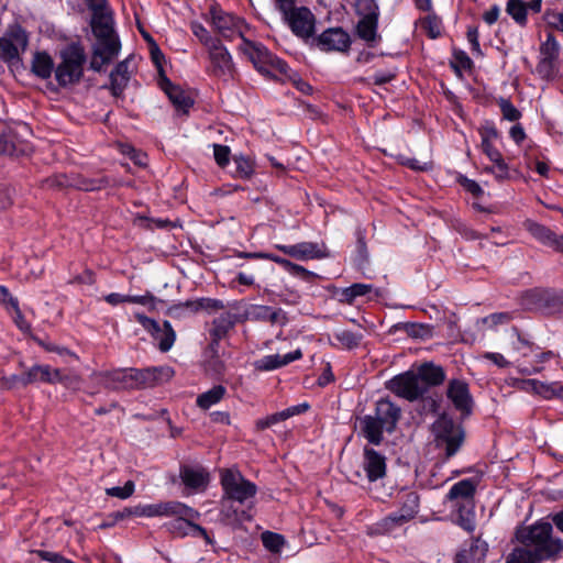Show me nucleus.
Listing matches in <instances>:
<instances>
[{
	"instance_id": "nucleus-1",
	"label": "nucleus",
	"mask_w": 563,
	"mask_h": 563,
	"mask_svg": "<svg viewBox=\"0 0 563 563\" xmlns=\"http://www.w3.org/2000/svg\"><path fill=\"white\" fill-rule=\"evenodd\" d=\"M552 525L539 521L517 532V539L532 550L539 559H549L558 554L563 545L560 539L552 536Z\"/></svg>"
},
{
	"instance_id": "nucleus-2",
	"label": "nucleus",
	"mask_w": 563,
	"mask_h": 563,
	"mask_svg": "<svg viewBox=\"0 0 563 563\" xmlns=\"http://www.w3.org/2000/svg\"><path fill=\"white\" fill-rule=\"evenodd\" d=\"M477 483L472 478H465L455 483L446 494V500L451 508L459 512V525L466 531L475 529L474 496Z\"/></svg>"
},
{
	"instance_id": "nucleus-3",
	"label": "nucleus",
	"mask_w": 563,
	"mask_h": 563,
	"mask_svg": "<svg viewBox=\"0 0 563 563\" xmlns=\"http://www.w3.org/2000/svg\"><path fill=\"white\" fill-rule=\"evenodd\" d=\"M240 49L247 55L260 73L276 79L290 77V69L287 63L271 53L261 43L244 40V44H241Z\"/></svg>"
},
{
	"instance_id": "nucleus-4",
	"label": "nucleus",
	"mask_w": 563,
	"mask_h": 563,
	"mask_svg": "<svg viewBox=\"0 0 563 563\" xmlns=\"http://www.w3.org/2000/svg\"><path fill=\"white\" fill-rule=\"evenodd\" d=\"M86 56L79 46H69L62 53V62L55 69L58 85L66 87L78 82L84 73Z\"/></svg>"
},
{
	"instance_id": "nucleus-5",
	"label": "nucleus",
	"mask_w": 563,
	"mask_h": 563,
	"mask_svg": "<svg viewBox=\"0 0 563 563\" xmlns=\"http://www.w3.org/2000/svg\"><path fill=\"white\" fill-rule=\"evenodd\" d=\"M212 29L219 33L224 40L232 41L240 36L244 44L247 24L245 21L230 12L222 10L217 5H212L209 10V19Z\"/></svg>"
},
{
	"instance_id": "nucleus-6",
	"label": "nucleus",
	"mask_w": 563,
	"mask_h": 563,
	"mask_svg": "<svg viewBox=\"0 0 563 563\" xmlns=\"http://www.w3.org/2000/svg\"><path fill=\"white\" fill-rule=\"evenodd\" d=\"M432 431L438 446L445 449L448 457L453 456L462 445L464 432L460 424L443 415L432 424Z\"/></svg>"
},
{
	"instance_id": "nucleus-7",
	"label": "nucleus",
	"mask_w": 563,
	"mask_h": 563,
	"mask_svg": "<svg viewBox=\"0 0 563 563\" xmlns=\"http://www.w3.org/2000/svg\"><path fill=\"white\" fill-rule=\"evenodd\" d=\"M221 485L228 499L245 503L257 492L256 485L246 479L240 472L225 470L221 475Z\"/></svg>"
},
{
	"instance_id": "nucleus-8",
	"label": "nucleus",
	"mask_w": 563,
	"mask_h": 563,
	"mask_svg": "<svg viewBox=\"0 0 563 563\" xmlns=\"http://www.w3.org/2000/svg\"><path fill=\"white\" fill-rule=\"evenodd\" d=\"M130 515L135 517H173L174 515L181 516H196V509L180 503V501H161L156 504H140L128 509Z\"/></svg>"
},
{
	"instance_id": "nucleus-9",
	"label": "nucleus",
	"mask_w": 563,
	"mask_h": 563,
	"mask_svg": "<svg viewBox=\"0 0 563 563\" xmlns=\"http://www.w3.org/2000/svg\"><path fill=\"white\" fill-rule=\"evenodd\" d=\"M386 387L398 397L409 401L417 400L426 394V384L412 371L393 377L387 382Z\"/></svg>"
},
{
	"instance_id": "nucleus-10",
	"label": "nucleus",
	"mask_w": 563,
	"mask_h": 563,
	"mask_svg": "<svg viewBox=\"0 0 563 563\" xmlns=\"http://www.w3.org/2000/svg\"><path fill=\"white\" fill-rule=\"evenodd\" d=\"M207 49L212 75L223 81L232 80L235 74V66L228 48L219 41Z\"/></svg>"
},
{
	"instance_id": "nucleus-11",
	"label": "nucleus",
	"mask_w": 563,
	"mask_h": 563,
	"mask_svg": "<svg viewBox=\"0 0 563 563\" xmlns=\"http://www.w3.org/2000/svg\"><path fill=\"white\" fill-rule=\"evenodd\" d=\"M133 317L158 342L162 352L172 349L176 340V333L168 321H164L163 325H159L154 319L141 312H134Z\"/></svg>"
},
{
	"instance_id": "nucleus-12",
	"label": "nucleus",
	"mask_w": 563,
	"mask_h": 563,
	"mask_svg": "<svg viewBox=\"0 0 563 563\" xmlns=\"http://www.w3.org/2000/svg\"><path fill=\"white\" fill-rule=\"evenodd\" d=\"M27 44L26 33L21 27H15L0 37V57L5 62L19 60Z\"/></svg>"
},
{
	"instance_id": "nucleus-13",
	"label": "nucleus",
	"mask_w": 563,
	"mask_h": 563,
	"mask_svg": "<svg viewBox=\"0 0 563 563\" xmlns=\"http://www.w3.org/2000/svg\"><path fill=\"white\" fill-rule=\"evenodd\" d=\"M176 517L175 520L166 523L168 531L178 538H184L186 536H192L196 538H203L207 542H210L209 536L205 528L194 522V520L199 519L200 514L196 510V516H181L174 515Z\"/></svg>"
},
{
	"instance_id": "nucleus-14",
	"label": "nucleus",
	"mask_w": 563,
	"mask_h": 563,
	"mask_svg": "<svg viewBox=\"0 0 563 563\" xmlns=\"http://www.w3.org/2000/svg\"><path fill=\"white\" fill-rule=\"evenodd\" d=\"M291 31L299 37L308 38L314 30V16L307 8H294L288 13H282Z\"/></svg>"
},
{
	"instance_id": "nucleus-15",
	"label": "nucleus",
	"mask_w": 563,
	"mask_h": 563,
	"mask_svg": "<svg viewBox=\"0 0 563 563\" xmlns=\"http://www.w3.org/2000/svg\"><path fill=\"white\" fill-rule=\"evenodd\" d=\"M112 10H106L92 14L91 29L98 40V44L120 43L114 34Z\"/></svg>"
},
{
	"instance_id": "nucleus-16",
	"label": "nucleus",
	"mask_w": 563,
	"mask_h": 563,
	"mask_svg": "<svg viewBox=\"0 0 563 563\" xmlns=\"http://www.w3.org/2000/svg\"><path fill=\"white\" fill-rule=\"evenodd\" d=\"M174 371L168 366L150 367L145 369L133 368L134 389L153 387L157 384L168 382Z\"/></svg>"
},
{
	"instance_id": "nucleus-17",
	"label": "nucleus",
	"mask_w": 563,
	"mask_h": 563,
	"mask_svg": "<svg viewBox=\"0 0 563 563\" xmlns=\"http://www.w3.org/2000/svg\"><path fill=\"white\" fill-rule=\"evenodd\" d=\"M14 379L22 385L32 384L35 382L55 384L66 383L68 377H64L59 369L52 368L48 365H35L23 375L14 377Z\"/></svg>"
},
{
	"instance_id": "nucleus-18",
	"label": "nucleus",
	"mask_w": 563,
	"mask_h": 563,
	"mask_svg": "<svg viewBox=\"0 0 563 563\" xmlns=\"http://www.w3.org/2000/svg\"><path fill=\"white\" fill-rule=\"evenodd\" d=\"M317 45L325 52H346L351 45L347 32L341 27H331L323 31L317 38Z\"/></svg>"
},
{
	"instance_id": "nucleus-19",
	"label": "nucleus",
	"mask_w": 563,
	"mask_h": 563,
	"mask_svg": "<svg viewBox=\"0 0 563 563\" xmlns=\"http://www.w3.org/2000/svg\"><path fill=\"white\" fill-rule=\"evenodd\" d=\"M179 476L189 494L203 492L210 482L208 471L201 466L184 465L180 467Z\"/></svg>"
},
{
	"instance_id": "nucleus-20",
	"label": "nucleus",
	"mask_w": 563,
	"mask_h": 563,
	"mask_svg": "<svg viewBox=\"0 0 563 563\" xmlns=\"http://www.w3.org/2000/svg\"><path fill=\"white\" fill-rule=\"evenodd\" d=\"M95 377L106 388L134 389L133 368H119L111 372L95 374Z\"/></svg>"
},
{
	"instance_id": "nucleus-21",
	"label": "nucleus",
	"mask_w": 563,
	"mask_h": 563,
	"mask_svg": "<svg viewBox=\"0 0 563 563\" xmlns=\"http://www.w3.org/2000/svg\"><path fill=\"white\" fill-rule=\"evenodd\" d=\"M495 142L496 141H481L483 153L493 163V166L485 167L484 172L493 174L498 180H504L509 176V167L499 150L495 146Z\"/></svg>"
},
{
	"instance_id": "nucleus-22",
	"label": "nucleus",
	"mask_w": 563,
	"mask_h": 563,
	"mask_svg": "<svg viewBox=\"0 0 563 563\" xmlns=\"http://www.w3.org/2000/svg\"><path fill=\"white\" fill-rule=\"evenodd\" d=\"M448 398L463 416L471 413L473 400L465 382L460 379L451 380L448 387Z\"/></svg>"
},
{
	"instance_id": "nucleus-23",
	"label": "nucleus",
	"mask_w": 563,
	"mask_h": 563,
	"mask_svg": "<svg viewBox=\"0 0 563 563\" xmlns=\"http://www.w3.org/2000/svg\"><path fill=\"white\" fill-rule=\"evenodd\" d=\"M528 232L540 243L560 252L563 255V235L534 221H526Z\"/></svg>"
},
{
	"instance_id": "nucleus-24",
	"label": "nucleus",
	"mask_w": 563,
	"mask_h": 563,
	"mask_svg": "<svg viewBox=\"0 0 563 563\" xmlns=\"http://www.w3.org/2000/svg\"><path fill=\"white\" fill-rule=\"evenodd\" d=\"M401 415L400 408L389 399H379L376 402L374 416L380 421V427L386 429V432L390 433L396 429Z\"/></svg>"
},
{
	"instance_id": "nucleus-25",
	"label": "nucleus",
	"mask_w": 563,
	"mask_h": 563,
	"mask_svg": "<svg viewBox=\"0 0 563 563\" xmlns=\"http://www.w3.org/2000/svg\"><path fill=\"white\" fill-rule=\"evenodd\" d=\"M363 470L369 482L383 478L386 474V459L371 448H364Z\"/></svg>"
},
{
	"instance_id": "nucleus-26",
	"label": "nucleus",
	"mask_w": 563,
	"mask_h": 563,
	"mask_svg": "<svg viewBox=\"0 0 563 563\" xmlns=\"http://www.w3.org/2000/svg\"><path fill=\"white\" fill-rule=\"evenodd\" d=\"M284 254L300 261L323 258L328 254L319 247L317 243L301 242L292 245H277Z\"/></svg>"
},
{
	"instance_id": "nucleus-27",
	"label": "nucleus",
	"mask_w": 563,
	"mask_h": 563,
	"mask_svg": "<svg viewBox=\"0 0 563 563\" xmlns=\"http://www.w3.org/2000/svg\"><path fill=\"white\" fill-rule=\"evenodd\" d=\"M419 509V496L415 492L404 494L401 498V506L398 511L391 514L386 518V521L391 523L402 525L404 522L412 519Z\"/></svg>"
},
{
	"instance_id": "nucleus-28",
	"label": "nucleus",
	"mask_w": 563,
	"mask_h": 563,
	"mask_svg": "<svg viewBox=\"0 0 563 563\" xmlns=\"http://www.w3.org/2000/svg\"><path fill=\"white\" fill-rule=\"evenodd\" d=\"M246 320L251 321H267L271 323L284 324L286 322V314L283 309H274L264 305H251L244 314Z\"/></svg>"
},
{
	"instance_id": "nucleus-29",
	"label": "nucleus",
	"mask_w": 563,
	"mask_h": 563,
	"mask_svg": "<svg viewBox=\"0 0 563 563\" xmlns=\"http://www.w3.org/2000/svg\"><path fill=\"white\" fill-rule=\"evenodd\" d=\"M302 357V353L300 349H297L292 352H289L285 355L280 354H271L265 355L262 358L257 360L254 363L256 369L262 372H269L277 368H280L289 363L297 361Z\"/></svg>"
},
{
	"instance_id": "nucleus-30",
	"label": "nucleus",
	"mask_w": 563,
	"mask_h": 563,
	"mask_svg": "<svg viewBox=\"0 0 563 563\" xmlns=\"http://www.w3.org/2000/svg\"><path fill=\"white\" fill-rule=\"evenodd\" d=\"M487 550L485 541L474 539L456 554L455 563H483Z\"/></svg>"
},
{
	"instance_id": "nucleus-31",
	"label": "nucleus",
	"mask_w": 563,
	"mask_h": 563,
	"mask_svg": "<svg viewBox=\"0 0 563 563\" xmlns=\"http://www.w3.org/2000/svg\"><path fill=\"white\" fill-rule=\"evenodd\" d=\"M120 51V43L97 44L90 62L91 69L101 71L103 66L109 64Z\"/></svg>"
},
{
	"instance_id": "nucleus-32",
	"label": "nucleus",
	"mask_w": 563,
	"mask_h": 563,
	"mask_svg": "<svg viewBox=\"0 0 563 563\" xmlns=\"http://www.w3.org/2000/svg\"><path fill=\"white\" fill-rule=\"evenodd\" d=\"M360 429L364 438L375 445L383 441V433L386 432V429L380 427V421L372 415H366L360 420Z\"/></svg>"
},
{
	"instance_id": "nucleus-33",
	"label": "nucleus",
	"mask_w": 563,
	"mask_h": 563,
	"mask_svg": "<svg viewBox=\"0 0 563 563\" xmlns=\"http://www.w3.org/2000/svg\"><path fill=\"white\" fill-rule=\"evenodd\" d=\"M159 86L176 108L187 110L191 107L190 97L183 89L173 85L168 78L163 77L159 80Z\"/></svg>"
},
{
	"instance_id": "nucleus-34",
	"label": "nucleus",
	"mask_w": 563,
	"mask_h": 563,
	"mask_svg": "<svg viewBox=\"0 0 563 563\" xmlns=\"http://www.w3.org/2000/svg\"><path fill=\"white\" fill-rule=\"evenodd\" d=\"M417 376L426 384V393L432 386L442 384L445 379L444 371L441 366L432 363L422 364L416 372Z\"/></svg>"
},
{
	"instance_id": "nucleus-35",
	"label": "nucleus",
	"mask_w": 563,
	"mask_h": 563,
	"mask_svg": "<svg viewBox=\"0 0 563 563\" xmlns=\"http://www.w3.org/2000/svg\"><path fill=\"white\" fill-rule=\"evenodd\" d=\"M54 70V62L46 52H36L31 62V71L41 79H48Z\"/></svg>"
},
{
	"instance_id": "nucleus-36",
	"label": "nucleus",
	"mask_w": 563,
	"mask_h": 563,
	"mask_svg": "<svg viewBox=\"0 0 563 563\" xmlns=\"http://www.w3.org/2000/svg\"><path fill=\"white\" fill-rule=\"evenodd\" d=\"M236 321V317L230 312H225L217 317L212 321V328L210 329L212 341L217 343L224 339L229 331L233 329Z\"/></svg>"
},
{
	"instance_id": "nucleus-37",
	"label": "nucleus",
	"mask_w": 563,
	"mask_h": 563,
	"mask_svg": "<svg viewBox=\"0 0 563 563\" xmlns=\"http://www.w3.org/2000/svg\"><path fill=\"white\" fill-rule=\"evenodd\" d=\"M555 357L552 351H542L538 346V352H534L529 361L528 366H523L520 371L523 374L531 375L541 372L544 368V364L549 363Z\"/></svg>"
},
{
	"instance_id": "nucleus-38",
	"label": "nucleus",
	"mask_w": 563,
	"mask_h": 563,
	"mask_svg": "<svg viewBox=\"0 0 563 563\" xmlns=\"http://www.w3.org/2000/svg\"><path fill=\"white\" fill-rule=\"evenodd\" d=\"M225 394L227 389L224 386L216 385L211 389L200 394L196 399V404L199 408L207 410L220 402Z\"/></svg>"
},
{
	"instance_id": "nucleus-39",
	"label": "nucleus",
	"mask_w": 563,
	"mask_h": 563,
	"mask_svg": "<svg viewBox=\"0 0 563 563\" xmlns=\"http://www.w3.org/2000/svg\"><path fill=\"white\" fill-rule=\"evenodd\" d=\"M129 60L125 59L120 62L113 71L110 74L111 87L114 95L121 92L126 86L130 76H129Z\"/></svg>"
},
{
	"instance_id": "nucleus-40",
	"label": "nucleus",
	"mask_w": 563,
	"mask_h": 563,
	"mask_svg": "<svg viewBox=\"0 0 563 563\" xmlns=\"http://www.w3.org/2000/svg\"><path fill=\"white\" fill-rule=\"evenodd\" d=\"M378 18H360L356 25V33L360 38L371 43L377 38Z\"/></svg>"
},
{
	"instance_id": "nucleus-41",
	"label": "nucleus",
	"mask_w": 563,
	"mask_h": 563,
	"mask_svg": "<svg viewBox=\"0 0 563 563\" xmlns=\"http://www.w3.org/2000/svg\"><path fill=\"white\" fill-rule=\"evenodd\" d=\"M372 290V285L356 283L350 287L343 288L340 292V301L345 303H353V301L361 296L367 295Z\"/></svg>"
},
{
	"instance_id": "nucleus-42",
	"label": "nucleus",
	"mask_w": 563,
	"mask_h": 563,
	"mask_svg": "<svg viewBox=\"0 0 563 563\" xmlns=\"http://www.w3.org/2000/svg\"><path fill=\"white\" fill-rule=\"evenodd\" d=\"M512 336H515V340L511 342V349L521 357L530 360L532 354L538 352V346L523 339L516 330H514Z\"/></svg>"
},
{
	"instance_id": "nucleus-43",
	"label": "nucleus",
	"mask_w": 563,
	"mask_h": 563,
	"mask_svg": "<svg viewBox=\"0 0 563 563\" xmlns=\"http://www.w3.org/2000/svg\"><path fill=\"white\" fill-rule=\"evenodd\" d=\"M333 338L344 349L352 350L360 345L363 335L352 332L350 330H338L334 332Z\"/></svg>"
},
{
	"instance_id": "nucleus-44",
	"label": "nucleus",
	"mask_w": 563,
	"mask_h": 563,
	"mask_svg": "<svg viewBox=\"0 0 563 563\" xmlns=\"http://www.w3.org/2000/svg\"><path fill=\"white\" fill-rule=\"evenodd\" d=\"M235 165L234 177L249 179L254 174V162L244 155H236L233 158Z\"/></svg>"
},
{
	"instance_id": "nucleus-45",
	"label": "nucleus",
	"mask_w": 563,
	"mask_h": 563,
	"mask_svg": "<svg viewBox=\"0 0 563 563\" xmlns=\"http://www.w3.org/2000/svg\"><path fill=\"white\" fill-rule=\"evenodd\" d=\"M507 13L520 25L527 23V5L522 0H508Z\"/></svg>"
},
{
	"instance_id": "nucleus-46",
	"label": "nucleus",
	"mask_w": 563,
	"mask_h": 563,
	"mask_svg": "<svg viewBox=\"0 0 563 563\" xmlns=\"http://www.w3.org/2000/svg\"><path fill=\"white\" fill-rule=\"evenodd\" d=\"M355 12L360 18H378L379 8L376 0H355Z\"/></svg>"
},
{
	"instance_id": "nucleus-47",
	"label": "nucleus",
	"mask_w": 563,
	"mask_h": 563,
	"mask_svg": "<svg viewBox=\"0 0 563 563\" xmlns=\"http://www.w3.org/2000/svg\"><path fill=\"white\" fill-rule=\"evenodd\" d=\"M537 560V554L532 552L529 548H516L514 551L507 556L506 563H534Z\"/></svg>"
},
{
	"instance_id": "nucleus-48",
	"label": "nucleus",
	"mask_w": 563,
	"mask_h": 563,
	"mask_svg": "<svg viewBox=\"0 0 563 563\" xmlns=\"http://www.w3.org/2000/svg\"><path fill=\"white\" fill-rule=\"evenodd\" d=\"M543 60L549 63L555 60L560 54V45L552 34L547 35V40L541 45Z\"/></svg>"
},
{
	"instance_id": "nucleus-49",
	"label": "nucleus",
	"mask_w": 563,
	"mask_h": 563,
	"mask_svg": "<svg viewBox=\"0 0 563 563\" xmlns=\"http://www.w3.org/2000/svg\"><path fill=\"white\" fill-rule=\"evenodd\" d=\"M520 389L528 393H534L543 397H549L553 393V389L549 385L538 379H523L520 383Z\"/></svg>"
},
{
	"instance_id": "nucleus-50",
	"label": "nucleus",
	"mask_w": 563,
	"mask_h": 563,
	"mask_svg": "<svg viewBox=\"0 0 563 563\" xmlns=\"http://www.w3.org/2000/svg\"><path fill=\"white\" fill-rule=\"evenodd\" d=\"M262 542L268 551L278 553L285 544V539L278 533L265 531L262 533Z\"/></svg>"
},
{
	"instance_id": "nucleus-51",
	"label": "nucleus",
	"mask_w": 563,
	"mask_h": 563,
	"mask_svg": "<svg viewBox=\"0 0 563 563\" xmlns=\"http://www.w3.org/2000/svg\"><path fill=\"white\" fill-rule=\"evenodd\" d=\"M191 32L194 35L207 47L209 48L213 44L218 43L220 40L210 35L209 31L199 22H191L190 24Z\"/></svg>"
},
{
	"instance_id": "nucleus-52",
	"label": "nucleus",
	"mask_w": 563,
	"mask_h": 563,
	"mask_svg": "<svg viewBox=\"0 0 563 563\" xmlns=\"http://www.w3.org/2000/svg\"><path fill=\"white\" fill-rule=\"evenodd\" d=\"M135 490V484L132 481H128L124 486H114L110 488H106V494L111 497H117L119 499H126L133 495Z\"/></svg>"
},
{
	"instance_id": "nucleus-53",
	"label": "nucleus",
	"mask_w": 563,
	"mask_h": 563,
	"mask_svg": "<svg viewBox=\"0 0 563 563\" xmlns=\"http://www.w3.org/2000/svg\"><path fill=\"white\" fill-rule=\"evenodd\" d=\"M498 104L505 120L515 122L521 118L520 111L508 99L501 98Z\"/></svg>"
},
{
	"instance_id": "nucleus-54",
	"label": "nucleus",
	"mask_w": 563,
	"mask_h": 563,
	"mask_svg": "<svg viewBox=\"0 0 563 563\" xmlns=\"http://www.w3.org/2000/svg\"><path fill=\"white\" fill-rule=\"evenodd\" d=\"M189 306H191V312H197L201 309L218 310V309L224 308V305L221 300L211 299V298H202L199 300H194V303H190Z\"/></svg>"
},
{
	"instance_id": "nucleus-55",
	"label": "nucleus",
	"mask_w": 563,
	"mask_h": 563,
	"mask_svg": "<svg viewBox=\"0 0 563 563\" xmlns=\"http://www.w3.org/2000/svg\"><path fill=\"white\" fill-rule=\"evenodd\" d=\"M511 314L509 312H496L492 313L482 319V322L486 324L488 328H495L498 324L508 323L511 320Z\"/></svg>"
},
{
	"instance_id": "nucleus-56",
	"label": "nucleus",
	"mask_w": 563,
	"mask_h": 563,
	"mask_svg": "<svg viewBox=\"0 0 563 563\" xmlns=\"http://www.w3.org/2000/svg\"><path fill=\"white\" fill-rule=\"evenodd\" d=\"M467 41L471 45V51L476 56H483V52L479 44V32L476 26H470L466 32Z\"/></svg>"
},
{
	"instance_id": "nucleus-57",
	"label": "nucleus",
	"mask_w": 563,
	"mask_h": 563,
	"mask_svg": "<svg viewBox=\"0 0 563 563\" xmlns=\"http://www.w3.org/2000/svg\"><path fill=\"white\" fill-rule=\"evenodd\" d=\"M156 298L151 294L146 292L141 296H130L128 295V302L137 303L147 307L150 310L156 309Z\"/></svg>"
},
{
	"instance_id": "nucleus-58",
	"label": "nucleus",
	"mask_w": 563,
	"mask_h": 563,
	"mask_svg": "<svg viewBox=\"0 0 563 563\" xmlns=\"http://www.w3.org/2000/svg\"><path fill=\"white\" fill-rule=\"evenodd\" d=\"M230 147L227 145L214 144L213 156L217 164L221 167L225 166L230 161Z\"/></svg>"
},
{
	"instance_id": "nucleus-59",
	"label": "nucleus",
	"mask_w": 563,
	"mask_h": 563,
	"mask_svg": "<svg viewBox=\"0 0 563 563\" xmlns=\"http://www.w3.org/2000/svg\"><path fill=\"white\" fill-rule=\"evenodd\" d=\"M481 141H497L500 137L499 132L493 123H485L478 130Z\"/></svg>"
},
{
	"instance_id": "nucleus-60",
	"label": "nucleus",
	"mask_w": 563,
	"mask_h": 563,
	"mask_svg": "<svg viewBox=\"0 0 563 563\" xmlns=\"http://www.w3.org/2000/svg\"><path fill=\"white\" fill-rule=\"evenodd\" d=\"M453 66L460 69L468 70L473 67V62L465 52L455 51Z\"/></svg>"
},
{
	"instance_id": "nucleus-61",
	"label": "nucleus",
	"mask_w": 563,
	"mask_h": 563,
	"mask_svg": "<svg viewBox=\"0 0 563 563\" xmlns=\"http://www.w3.org/2000/svg\"><path fill=\"white\" fill-rule=\"evenodd\" d=\"M287 266H288V273L296 276V277H299L303 280H310L312 277H314L316 275L309 271H307L305 267L300 266V265H297L295 263H285Z\"/></svg>"
},
{
	"instance_id": "nucleus-62",
	"label": "nucleus",
	"mask_w": 563,
	"mask_h": 563,
	"mask_svg": "<svg viewBox=\"0 0 563 563\" xmlns=\"http://www.w3.org/2000/svg\"><path fill=\"white\" fill-rule=\"evenodd\" d=\"M190 303H194V300H187L185 302L173 305L168 308L167 313L173 318H180L185 316L187 311L191 312V306H189Z\"/></svg>"
},
{
	"instance_id": "nucleus-63",
	"label": "nucleus",
	"mask_w": 563,
	"mask_h": 563,
	"mask_svg": "<svg viewBox=\"0 0 563 563\" xmlns=\"http://www.w3.org/2000/svg\"><path fill=\"white\" fill-rule=\"evenodd\" d=\"M460 185L473 196L478 197L483 194L482 187L473 179H470L465 176H461L459 178Z\"/></svg>"
},
{
	"instance_id": "nucleus-64",
	"label": "nucleus",
	"mask_w": 563,
	"mask_h": 563,
	"mask_svg": "<svg viewBox=\"0 0 563 563\" xmlns=\"http://www.w3.org/2000/svg\"><path fill=\"white\" fill-rule=\"evenodd\" d=\"M309 409V405L307 402L299 404L296 406H291L285 410L279 411L282 420H286L288 418H291L294 416L300 415L306 412Z\"/></svg>"
}]
</instances>
